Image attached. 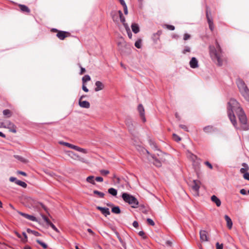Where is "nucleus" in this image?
<instances>
[{
	"label": "nucleus",
	"mask_w": 249,
	"mask_h": 249,
	"mask_svg": "<svg viewBox=\"0 0 249 249\" xmlns=\"http://www.w3.org/2000/svg\"><path fill=\"white\" fill-rule=\"evenodd\" d=\"M216 249H223V244H220L219 243L216 244Z\"/></svg>",
	"instance_id": "53"
},
{
	"label": "nucleus",
	"mask_w": 249,
	"mask_h": 249,
	"mask_svg": "<svg viewBox=\"0 0 249 249\" xmlns=\"http://www.w3.org/2000/svg\"><path fill=\"white\" fill-rule=\"evenodd\" d=\"M111 15L113 20L114 22L118 23L119 21L120 18L119 11L112 12L111 13Z\"/></svg>",
	"instance_id": "11"
},
{
	"label": "nucleus",
	"mask_w": 249,
	"mask_h": 249,
	"mask_svg": "<svg viewBox=\"0 0 249 249\" xmlns=\"http://www.w3.org/2000/svg\"><path fill=\"white\" fill-rule=\"evenodd\" d=\"M43 220L46 222V224L48 225H49L50 224V223H51L52 222L49 220L48 218H47L45 216H43Z\"/></svg>",
	"instance_id": "51"
},
{
	"label": "nucleus",
	"mask_w": 249,
	"mask_h": 249,
	"mask_svg": "<svg viewBox=\"0 0 249 249\" xmlns=\"http://www.w3.org/2000/svg\"><path fill=\"white\" fill-rule=\"evenodd\" d=\"M211 200L215 203L217 207H219L221 205V202L220 200L215 196L213 195L212 196Z\"/></svg>",
	"instance_id": "18"
},
{
	"label": "nucleus",
	"mask_w": 249,
	"mask_h": 249,
	"mask_svg": "<svg viewBox=\"0 0 249 249\" xmlns=\"http://www.w3.org/2000/svg\"><path fill=\"white\" fill-rule=\"evenodd\" d=\"M190 35H189L188 34H184V36H183V39L184 40H187L190 39Z\"/></svg>",
	"instance_id": "54"
},
{
	"label": "nucleus",
	"mask_w": 249,
	"mask_h": 249,
	"mask_svg": "<svg viewBox=\"0 0 249 249\" xmlns=\"http://www.w3.org/2000/svg\"><path fill=\"white\" fill-rule=\"evenodd\" d=\"M69 156H70L71 158L75 159V160H78L83 162H85V160L79 156H78L77 155L75 154L72 151H70L69 154Z\"/></svg>",
	"instance_id": "13"
},
{
	"label": "nucleus",
	"mask_w": 249,
	"mask_h": 249,
	"mask_svg": "<svg viewBox=\"0 0 249 249\" xmlns=\"http://www.w3.org/2000/svg\"><path fill=\"white\" fill-rule=\"evenodd\" d=\"M43 220L46 222V224L48 225H49L50 224V223H51L52 222L49 220L48 218H47L45 216H43Z\"/></svg>",
	"instance_id": "50"
},
{
	"label": "nucleus",
	"mask_w": 249,
	"mask_h": 249,
	"mask_svg": "<svg viewBox=\"0 0 249 249\" xmlns=\"http://www.w3.org/2000/svg\"><path fill=\"white\" fill-rule=\"evenodd\" d=\"M163 27L169 30L173 31L175 30V27L173 25L165 24L163 25Z\"/></svg>",
	"instance_id": "40"
},
{
	"label": "nucleus",
	"mask_w": 249,
	"mask_h": 249,
	"mask_svg": "<svg viewBox=\"0 0 249 249\" xmlns=\"http://www.w3.org/2000/svg\"><path fill=\"white\" fill-rule=\"evenodd\" d=\"M139 235L142 237L143 238H145L146 237V236H145V233L143 231H139Z\"/></svg>",
	"instance_id": "60"
},
{
	"label": "nucleus",
	"mask_w": 249,
	"mask_h": 249,
	"mask_svg": "<svg viewBox=\"0 0 249 249\" xmlns=\"http://www.w3.org/2000/svg\"><path fill=\"white\" fill-rule=\"evenodd\" d=\"M27 231L28 233H31V234H33L34 235H35V236H38L39 235V232H38L37 231H33L30 229H28L27 230Z\"/></svg>",
	"instance_id": "32"
},
{
	"label": "nucleus",
	"mask_w": 249,
	"mask_h": 249,
	"mask_svg": "<svg viewBox=\"0 0 249 249\" xmlns=\"http://www.w3.org/2000/svg\"><path fill=\"white\" fill-rule=\"evenodd\" d=\"M90 77L89 75H86L82 78L83 84L90 80Z\"/></svg>",
	"instance_id": "34"
},
{
	"label": "nucleus",
	"mask_w": 249,
	"mask_h": 249,
	"mask_svg": "<svg viewBox=\"0 0 249 249\" xmlns=\"http://www.w3.org/2000/svg\"><path fill=\"white\" fill-rule=\"evenodd\" d=\"M138 110L139 112L142 121L145 122L146 121V119L144 117V109L143 106L142 105H139L138 107Z\"/></svg>",
	"instance_id": "10"
},
{
	"label": "nucleus",
	"mask_w": 249,
	"mask_h": 249,
	"mask_svg": "<svg viewBox=\"0 0 249 249\" xmlns=\"http://www.w3.org/2000/svg\"><path fill=\"white\" fill-rule=\"evenodd\" d=\"M215 45L216 47L212 45L209 46V54L212 59L218 66H221L223 65L225 58L220 45L217 41H215Z\"/></svg>",
	"instance_id": "2"
},
{
	"label": "nucleus",
	"mask_w": 249,
	"mask_h": 249,
	"mask_svg": "<svg viewBox=\"0 0 249 249\" xmlns=\"http://www.w3.org/2000/svg\"><path fill=\"white\" fill-rule=\"evenodd\" d=\"M204 164L207 166L210 169H213V166L209 162V161H205L204 162Z\"/></svg>",
	"instance_id": "52"
},
{
	"label": "nucleus",
	"mask_w": 249,
	"mask_h": 249,
	"mask_svg": "<svg viewBox=\"0 0 249 249\" xmlns=\"http://www.w3.org/2000/svg\"><path fill=\"white\" fill-rule=\"evenodd\" d=\"M191 52V48L189 46H186L182 51V53L184 54H186L187 53Z\"/></svg>",
	"instance_id": "30"
},
{
	"label": "nucleus",
	"mask_w": 249,
	"mask_h": 249,
	"mask_svg": "<svg viewBox=\"0 0 249 249\" xmlns=\"http://www.w3.org/2000/svg\"><path fill=\"white\" fill-rule=\"evenodd\" d=\"M94 177L93 176H90L87 177L86 178V181L90 183H91L92 184H95V181L94 180Z\"/></svg>",
	"instance_id": "24"
},
{
	"label": "nucleus",
	"mask_w": 249,
	"mask_h": 249,
	"mask_svg": "<svg viewBox=\"0 0 249 249\" xmlns=\"http://www.w3.org/2000/svg\"><path fill=\"white\" fill-rule=\"evenodd\" d=\"M188 157L193 161L195 162L197 160V157L192 153H189Z\"/></svg>",
	"instance_id": "36"
},
{
	"label": "nucleus",
	"mask_w": 249,
	"mask_h": 249,
	"mask_svg": "<svg viewBox=\"0 0 249 249\" xmlns=\"http://www.w3.org/2000/svg\"><path fill=\"white\" fill-rule=\"evenodd\" d=\"M206 17H207V21H208V24H211V23H213V21L212 18H210L209 15V13H208V10H207V12H206Z\"/></svg>",
	"instance_id": "39"
},
{
	"label": "nucleus",
	"mask_w": 249,
	"mask_h": 249,
	"mask_svg": "<svg viewBox=\"0 0 249 249\" xmlns=\"http://www.w3.org/2000/svg\"><path fill=\"white\" fill-rule=\"evenodd\" d=\"M19 6L21 11L27 13H29L30 12V9L26 6L24 5L20 4Z\"/></svg>",
	"instance_id": "25"
},
{
	"label": "nucleus",
	"mask_w": 249,
	"mask_h": 249,
	"mask_svg": "<svg viewBox=\"0 0 249 249\" xmlns=\"http://www.w3.org/2000/svg\"><path fill=\"white\" fill-rule=\"evenodd\" d=\"M93 193L94 194L97 195L100 198H103L105 196V194L104 193L99 192L97 190H94L93 191Z\"/></svg>",
	"instance_id": "29"
},
{
	"label": "nucleus",
	"mask_w": 249,
	"mask_h": 249,
	"mask_svg": "<svg viewBox=\"0 0 249 249\" xmlns=\"http://www.w3.org/2000/svg\"><path fill=\"white\" fill-rule=\"evenodd\" d=\"M95 180L98 182H103V178L101 177H97L95 178Z\"/></svg>",
	"instance_id": "56"
},
{
	"label": "nucleus",
	"mask_w": 249,
	"mask_h": 249,
	"mask_svg": "<svg viewBox=\"0 0 249 249\" xmlns=\"http://www.w3.org/2000/svg\"><path fill=\"white\" fill-rule=\"evenodd\" d=\"M9 180L11 182H15L16 184L17 181L18 180L15 177H10L9 178Z\"/></svg>",
	"instance_id": "59"
},
{
	"label": "nucleus",
	"mask_w": 249,
	"mask_h": 249,
	"mask_svg": "<svg viewBox=\"0 0 249 249\" xmlns=\"http://www.w3.org/2000/svg\"><path fill=\"white\" fill-rule=\"evenodd\" d=\"M209 28L210 29L213 31L214 29V25H213V23H211V24H209Z\"/></svg>",
	"instance_id": "62"
},
{
	"label": "nucleus",
	"mask_w": 249,
	"mask_h": 249,
	"mask_svg": "<svg viewBox=\"0 0 249 249\" xmlns=\"http://www.w3.org/2000/svg\"><path fill=\"white\" fill-rule=\"evenodd\" d=\"M125 30L127 32V35L130 39L132 38V34L130 31V28L128 26H125Z\"/></svg>",
	"instance_id": "35"
},
{
	"label": "nucleus",
	"mask_w": 249,
	"mask_h": 249,
	"mask_svg": "<svg viewBox=\"0 0 249 249\" xmlns=\"http://www.w3.org/2000/svg\"><path fill=\"white\" fill-rule=\"evenodd\" d=\"M16 184L22 187L23 188H26L27 187V184L25 182L19 180L17 181Z\"/></svg>",
	"instance_id": "31"
},
{
	"label": "nucleus",
	"mask_w": 249,
	"mask_h": 249,
	"mask_svg": "<svg viewBox=\"0 0 249 249\" xmlns=\"http://www.w3.org/2000/svg\"><path fill=\"white\" fill-rule=\"evenodd\" d=\"M18 213L22 215L23 216H24L25 218L28 219H29L32 221H36V218L33 216V215H29V214H26V213H22V212H19Z\"/></svg>",
	"instance_id": "16"
},
{
	"label": "nucleus",
	"mask_w": 249,
	"mask_h": 249,
	"mask_svg": "<svg viewBox=\"0 0 249 249\" xmlns=\"http://www.w3.org/2000/svg\"><path fill=\"white\" fill-rule=\"evenodd\" d=\"M200 184L199 180H194L191 185L192 191L195 196H197L199 195Z\"/></svg>",
	"instance_id": "5"
},
{
	"label": "nucleus",
	"mask_w": 249,
	"mask_h": 249,
	"mask_svg": "<svg viewBox=\"0 0 249 249\" xmlns=\"http://www.w3.org/2000/svg\"><path fill=\"white\" fill-rule=\"evenodd\" d=\"M60 143L61 144H63V145H64L70 148H71V147H72V145L71 144V143H69L68 142H60Z\"/></svg>",
	"instance_id": "43"
},
{
	"label": "nucleus",
	"mask_w": 249,
	"mask_h": 249,
	"mask_svg": "<svg viewBox=\"0 0 249 249\" xmlns=\"http://www.w3.org/2000/svg\"><path fill=\"white\" fill-rule=\"evenodd\" d=\"M43 220L46 222V224L48 225H49L50 224V223H51L52 222L49 220L48 218H47L45 216H43Z\"/></svg>",
	"instance_id": "49"
},
{
	"label": "nucleus",
	"mask_w": 249,
	"mask_h": 249,
	"mask_svg": "<svg viewBox=\"0 0 249 249\" xmlns=\"http://www.w3.org/2000/svg\"><path fill=\"white\" fill-rule=\"evenodd\" d=\"M66 32L58 31L56 36L61 40H63L66 37Z\"/></svg>",
	"instance_id": "22"
},
{
	"label": "nucleus",
	"mask_w": 249,
	"mask_h": 249,
	"mask_svg": "<svg viewBox=\"0 0 249 249\" xmlns=\"http://www.w3.org/2000/svg\"><path fill=\"white\" fill-rule=\"evenodd\" d=\"M2 124L5 128H8L10 131L13 133L16 132L15 125L10 121H5Z\"/></svg>",
	"instance_id": "6"
},
{
	"label": "nucleus",
	"mask_w": 249,
	"mask_h": 249,
	"mask_svg": "<svg viewBox=\"0 0 249 249\" xmlns=\"http://www.w3.org/2000/svg\"><path fill=\"white\" fill-rule=\"evenodd\" d=\"M227 109L228 117L236 129H248L246 116L236 100L231 99L228 102Z\"/></svg>",
	"instance_id": "1"
},
{
	"label": "nucleus",
	"mask_w": 249,
	"mask_h": 249,
	"mask_svg": "<svg viewBox=\"0 0 249 249\" xmlns=\"http://www.w3.org/2000/svg\"><path fill=\"white\" fill-rule=\"evenodd\" d=\"M122 198L125 202L128 203L132 208H137L138 207V201L133 196L124 193L122 194Z\"/></svg>",
	"instance_id": "4"
},
{
	"label": "nucleus",
	"mask_w": 249,
	"mask_h": 249,
	"mask_svg": "<svg viewBox=\"0 0 249 249\" xmlns=\"http://www.w3.org/2000/svg\"><path fill=\"white\" fill-rule=\"evenodd\" d=\"M100 172L101 174L104 176L107 175L109 173V171L107 170H101L100 171Z\"/></svg>",
	"instance_id": "44"
},
{
	"label": "nucleus",
	"mask_w": 249,
	"mask_h": 249,
	"mask_svg": "<svg viewBox=\"0 0 249 249\" xmlns=\"http://www.w3.org/2000/svg\"><path fill=\"white\" fill-rule=\"evenodd\" d=\"M189 65L192 69L198 68L199 67V64L197 59L195 57H192L189 62Z\"/></svg>",
	"instance_id": "8"
},
{
	"label": "nucleus",
	"mask_w": 249,
	"mask_h": 249,
	"mask_svg": "<svg viewBox=\"0 0 249 249\" xmlns=\"http://www.w3.org/2000/svg\"><path fill=\"white\" fill-rule=\"evenodd\" d=\"M243 178L244 179L249 181V173L248 172L243 174Z\"/></svg>",
	"instance_id": "48"
},
{
	"label": "nucleus",
	"mask_w": 249,
	"mask_h": 249,
	"mask_svg": "<svg viewBox=\"0 0 249 249\" xmlns=\"http://www.w3.org/2000/svg\"><path fill=\"white\" fill-rule=\"evenodd\" d=\"M173 137L174 140L176 142H179L181 140V138L176 134H173Z\"/></svg>",
	"instance_id": "42"
},
{
	"label": "nucleus",
	"mask_w": 249,
	"mask_h": 249,
	"mask_svg": "<svg viewBox=\"0 0 249 249\" xmlns=\"http://www.w3.org/2000/svg\"><path fill=\"white\" fill-rule=\"evenodd\" d=\"M96 208L98 210H100L105 216H107L110 214L109 209L107 208L97 206Z\"/></svg>",
	"instance_id": "12"
},
{
	"label": "nucleus",
	"mask_w": 249,
	"mask_h": 249,
	"mask_svg": "<svg viewBox=\"0 0 249 249\" xmlns=\"http://www.w3.org/2000/svg\"><path fill=\"white\" fill-rule=\"evenodd\" d=\"M49 226H50V227L54 230L55 231L57 232H59V230L56 228V227L52 223H50V224L49 225Z\"/></svg>",
	"instance_id": "45"
},
{
	"label": "nucleus",
	"mask_w": 249,
	"mask_h": 249,
	"mask_svg": "<svg viewBox=\"0 0 249 249\" xmlns=\"http://www.w3.org/2000/svg\"><path fill=\"white\" fill-rule=\"evenodd\" d=\"M95 85L96 86V88H95V91H98L102 90L105 87L104 85L99 81H96Z\"/></svg>",
	"instance_id": "15"
},
{
	"label": "nucleus",
	"mask_w": 249,
	"mask_h": 249,
	"mask_svg": "<svg viewBox=\"0 0 249 249\" xmlns=\"http://www.w3.org/2000/svg\"><path fill=\"white\" fill-rule=\"evenodd\" d=\"M179 127H180L181 128L184 129V130L188 131L187 127L186 125H183V124H180L179 125Z\"/></svg>",
	"instance_id": "61"
},
{
	"label": "nucleus",
	"mask_w": 249,
	"mask_h": 249,
	"mask_svg": "<svg viewBox=\"0 0 249 249\" xmlns=\"http://www.w3.org/2000/svg\"><path fill=\"white\" fill-rule=\"evenodd\" d=\"M151 159H149V161L150 162H152L157 167H160L161 166V162L162 161V160L158 159L155 156H151Z\"/></svg>",
	"instance_id": "7"
},
{
	"label": "nucleus",
	"mask_w": 249,
	"mask_h": 249,
	"mask_svg": "<svg viewBox=\"0 0 249 249\" xmlns=\"http://www.w3.org/2000/svg\"><path fill=\"white\" fill-rule=\"evenodd\" d=\"M225 220L227 222V226L230 229H231L232 226V222L231 218L227 215H225Z\"/></svg>",
	"instance_id": "17"
},
{
	"label": "nucleus",
	"mask_w": 249,
	"mask_h": 249,
	"mask_svg": "<svg viewBox=\"0 0 249 249\" xmlns=\"http://www.w3.org/2000/svg\"><path fill=\"white\" fill-rule=\"evenodd\" d=\"M240 192L242 195H245L247 194V192H246V190L244 189H242L240 190Z\"/></svg>",
	"instance_id": "64"
},
{
	"label": "nucleus",
	"mask_w": 249,
	"mask_h": 249,
	"mask_svg": "<svg viewBox=\"0 0 249 249\" xmlns=\"http://www.w3.org/2000/svg\"><path fill=\"white\" fill-rule=\"evenodd\" d=\"M236 84L241 94L247 101H249V89L245 82L242 79H238Z\"/></svg>",
	"instance_id": "3"
},
{
	"label": "nucleus",
	"mask_w": 249,
	"mask_h": 249,
	"mask_svg": "<svg viewBox=\"0 0 249 249\" xmlns=\"http://www.w3.org/2000/svg\"><path fill=\"white\" fill-rule=\"evenodd\" d=\"M108 192L113 196H116L117 194V191L114 188H111L108 190Z\"/></svg>",
	"instance_id": "26"
},
{
	"label": "nucleus",
	"mask_w": 249,
	"mask_h": 249,
	"mask_svg": "<svg viewBox=\"0 0 249 249\" xmlns=\"http://www.w3.org/2000/svg\"><path fill=\"white\" fill-rule=\"evenodd\" d=\"M203 131L206 133H210L214 131V128L212 125H208L203 128Z\"/></svg>",
	"instance_id": "20"
},
{
	"label": "nucleus",
	"mask_w": 249,
	"mask_h": 249,
	"mask_svg": "<svg viewBox=\"0 0 249 249\" xmlns=\"http://www.w3.org/2000/svg\"><path fill=\"white\" fill-rule=\"evenodd\" d=\"M3 114L5 116H7L8 117H10L11 116V112L9 109H5L3 111Z\"/></svg>",
	"instance_id": "37"
},
{
	"label": "nucleus",
	"mask_w": 249,
	"mask_h": 249,
	"mask_svg": "<svg viewBox=\"0 0 249 249\" xmlns=\"http://www.w3.org/2000/svg\"><path fill=\"white\" fill-rule=\"evenodd\" d=\"M82 89L83 90L85 91V92H88L89 91V89H88L85 86V84H83V86H82Z\"/></svg>",
	"instance_id": "63"
},
{
	"label": "nucleus",
	"mask_w": 249,
	"mask_h": 249,
	"mask_svg": "<svg viewBox=\"0 0 249 249\" xmlns=\"http://www.w3.org/2000/svg\"><path fill=\"white\" fill-rule=\"evenodd\" d=\"M142 40L141 39H139L135 42V46L138 49H140L142 47Z\"/></svg>",
	"instance_id": "28"
},
{
	"label": "nucleus",
	"mask_w": 249,
	"mask_h": 249,
	"mask_svg": "<svg viewBox=\"0 0 249 249\" xmlns=\"http://www.w3.org/2000/svg\"><path fill=\"white\" fill-rule=\"evenodd\" d=\"M147 222H148V223L149 224H150L151 226H154L155 225L154 222L153 221V220L152 219H151L150 218H147Z\"/></svg>",
	"instance_id": "46"
},
{
	"label": "nucleus",
	"mask_w": 249,
	"mask_h": 249,
	"mask_svg": "<svg viewBox=\"0 0 249 249\" xmlns=\"http://www.w3.org/2000/svg\"><path fill=\"white\" fill-rule=\"evenodd\" d=\"M242 165L243 166L242 168H241L240 170V172L242 174H245V173H247L248 172L249 170V167L248 165V164L246 163H243L242 164Z\"/></svg>",
	"instance_id": "19"
},
{
	"label": "nucleus",
	"mask_w": 249,
	"mask_h": 249,
	"mask_svg": "<svg viewBox=\"0 0 249 249\" xmlns=\"http://www.w3.org/2000/svg\"><path fill=\"white\" fill-rule=\"evenodd\" d=\"M77 151L81 152H82L84 153H87V150L85 149H83V148H80L79 147H78Z\"/></svg>",
	"instance_id": "57"
},
{
	"label": "nucleus",
	"mask_w": 249,
	"mask_h": 249,
	"mask_svg": "<svg viewBox=\"0 0 249 249\" xmlns=\"http://www.w3.org/2000/svg\"><path fill=\"white\" fill-rule=\"evenodd\" d=\"M22 234L23 235L24 238L22 239V240L23 242H25L27 240V236L26 233L24 232H23L22 233Z\"/></svg>",
	"instance_id": "55"
},
{
	"label": "nucleus",
	"mask_w": 249,
	"mask_h": 249,
	"mask_svg": "<svg viewBox=\"0 0 249 249\" xmlns=\"http://www.w3.org/2000/svg\"><path fill=\"white\" fill-rule=\"evenodd\" d=\"M111 211L112 213L116 214H119L121 212L120 208L118 206L113 207L111 209Z\"/></svg>",
	"instance_id": "27"
},
{
	"label": "nucleus",
	"mask_w": 249,
	"mask_h": 249,
	"mask_svg": "<svg viewBox=\"0 0 249 249\" xmlns=\"http://www.w3.org/2000/svg\"><path fill=\"white\" fill-rule=\"evenodd\" d=\"M131 27L132 31L135 34H137L139 32L140 28H139V25L137 24H136L135 23H133L131 24Z\"/></svg>",
	"instance_id": "21"
},
{
	"label": "nucleus",
	"mask_w": 249,
	"mask_h": 249,
	"mask_svg": "<svg viewBox=\"0 0 249 249\" xmlns=\"http://www.w3.org/2000/svg\"><path fill=\"white\" fill-rule=\"evenodd\" d=\"M77 151L81 152H82L84 153H87V150L85 149H83V148H80L79 147H78Z\"/></svg>",
	"instance_id": "58"
},
{
	"label": "nucleus",
	"mask_w": 249,
	"mask_h": 249,
	"mask_svg": "<svg viewBox=\"0 0 249 249\" xmlns=\"http://www.w3.org/2000/svg\"><path fill=\"white\" fill-rule=\"evenodd\" d=\"M119 14H120V18H119V20H120V21L123 24L124 28H125V26H128V24L127 23H126L125 22V18L123 16V13L121 11L119 10Z\"/></svg>",
	"instance_id": "23"
},
{
	"label": "nucleus",
	"mask_w": 249,
	"mask_h": 249,
	"mask_svg": "<svg viewBox=\"0 0 249 249\" xmlns=\"http://www.w3.org/2000/svg\"><path fill=\"white\" fill-rule=\"evenodd\" d=\"M126 124L128 126V129L130 130L133 128V124L131 120L128 119L126 122Z\"/></svg>",
	"instance_id": "33"
},
{
	"label": "nucleus",
	"mask_w": 249,
	"mask_h": 249,
	"mask_svg": "<svg viewBox=\"0 0 249 249\" xmlns=\"http://www.w3.org/2000/svg\"><path fill=\"white\" fill-rule=\"evenodd\" d=\"M15 157L16 159H17V160L23 162H26V160L24 158L22 157H20L19 156H18V155H15L14 156Z\"/></svg>",
	"instance_id": "38"
},
{
	"label": "nucleus",
	"mask_w": 249,
	"mask_h": 249,
	"mask_svg": "<svg viewBox=\"0 0 249 249\" xmlns=\"http://www.w3.org/2000/svg\"><path fill=\"white\" fill-rule=\"evenodd\" d=\"M149 143H150V144L151 146L153 148L157 149V145H156V144L154 142H152V141H150L149 142Z\"/></svg>",
	"instance_id": "47"
},
{
	"label": "nucleus",
	"mask_w": 249,
	"mask_h": 249,
	"mask_svg": "<svg viewBox=\"0 0 249 249\" xmlns=\"http://www.w3.org/2000/svg\"><path fill=\"white\" fill-rule=\"evenodd\" d=\"M36 242L40 245L44 249H46L47 248V245L45 243L39 240H37Z\"/></svg>",
	"instance_id": "41"
},
{
	"label": "nucleus",
	"mask_w": 249,
	"mask_h": 249,
	"mask_svg": "<svg viewBox=\"0 0 249 249\" xmlns=\"http://www.w3.org/2000/svg\"><path fill=\"white\" fill-rule=\"evenodd\" d=\"M200 238L202 242H206L208 241L207 233L206 231L201 230L199 231Z\"/></svg>",
	"instance_id": "9"
},
{
	"label": "nucleus",
	"mask_w": 249,
	"mask_h": 249,
	"mask_svg": "<svg viewBox=\"0 0 249 249\" xmlns=\"http://www.w3.org/2000/svg\"><path fill=\"white\" fill-rule=\"evenodd\" d=\"M79 105L82 108H89L90 107V104L87 101L79 100Z\"/></svg>",
	"instance_id": "14"
}]
</instances>
